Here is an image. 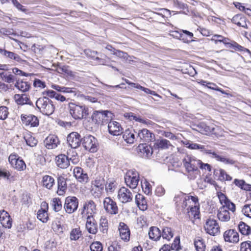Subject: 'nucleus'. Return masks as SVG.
Listing matches in <instances>:
<instances>
[{"label": "nucleus", "instance_id": "obj_42", "mask_svg": "<svg viewBox=\"0 0 251 251\" xmlns=\"http://www.w3.org/2000/svg\"><path fill=\"white\" fill-rule=\"evenodd\" d=\"M188 210V213L189 216H193L194 218H196L199 214V202L197 204H192L191 207Z\"/></svg>", "mask_w": 251, "mask_h": 251}, {"label": "nucleus", "instance_id": "obj_17", "mask_svg": "<svg viewBox=\"0 0 251 251\" xmlns=\"http://www.w3.org/2000/svg\"><path fill=\"white\" fill-rule=\"evenodd\" d=\"M137 151L141 157L148 158L152 155V149L146 144H140L137 148Z\"/></svg>", "mask_w": 251, "mask_h": 251}, {"label": "nucleus", "instance_id": "obj_28", "mask_svg": "<svg viewBox=\"0 0 251 251\" xmlns=\"http://www.w3.org/2000/svg\"><path fill=\"white\" fill-rule=\"evenodd\" d=\"M14 99L18 105L30 104V100L29 97L26 94H16L14 96Z\"/></svg>", "mask_w": 251, "mask_h": 251}, {"label": "nucleus", "instance_id": "obj_29", "mask_svg": "<svg viewBox=\"0 0 251 251\" xmlns=\"http://www.w3.org/2000/svg\"><path fill=\"white\" fill-rule=\"evenodd\" d=\"M135 201L137 205L141 210H145L147 209V202L144 196L138 194L135 196Z\"/></svg>", "mask_w": 251, "mask_h": 251}, {"label": "nucleus", "instance_id": "obj_6", "mask_svg": "<svg viewBox=\"0 0 251 251\" xmlns=\"http://www.w3.org/2000/svg\"><path fill=\"white\" fill-rule=\"evenodd\" d=\"M125 182L127 186L131 189H135L139 181V174L135 170H129L125 177Z\"/></svg>", "mask_w": 251, "mask_h": 251}, {"label": "nucleus", "instance_id": "obj_18", "mask_svg": "<svg viewBox=\"0 0 251 251\" xmlns=\"http://www.w3.org/2000/svg\"><path fill=\"white\" fill-rule=\"evenodd\" d=\"M118 229L121 239L125 242L129 241L130 232L128 226L124 223L120 222Z\"/></svg>", "mask_w": 251, "mask_h": 251}, {"label": "nucleus", "instance_id": "obj_59", "mask_svg": "<svg viewBox=\"0 0 251 251\" xmlns=\"http://www.w3.org/2000/svg\"><path fill=\"white\" fill-rule=\"evenodd\" d=\"M242 212L245 216L251 219V204L244 205Z\"/></svg>", "mask_w": 251, "mask_h": 251}, {"label": "nucleus", "instance_id": "obj_51", "mask_svg": "<svg viewBox=\"0 0 251 251\" xmlns=\"http://www.w3.org/2000/svg\"><path fill=\"white\" fill-rule=\"evenodd\" d=\"M52 228L55 232L57 233H61L63 232L61 222L58 220H56L53 221L52 224Z\"/></svg>", "mask_w": 251, "mask_h": 251}, {"label": "nucleus", "instance_id": "obj_1", "mask_svg": "<svg viewBox=\"0 0 251 251\" xmlns=\"http://www.w3.org/2000/svg\"><path fill=\"white\" fill-rule=\"evenodd\" d=\"M186 174L190 179H196L200 174L199 167L201 160L191 155H187L183 159Z\"/></svg>", "mask_w": 251, "mask_h": 251}, {"label": "nucleus", "instance_id": "obj_21", "mask_svg": "<svg viewBox=\"0 0 251 251\" xmlns=\"http://www.w3.org/2000/svg\"><path fill=\"white\" fill-rule=\"evenodd\" d=\"M109 132L114 136H118L122 133L121 125L116 121H110L108 125Z\"/></svg>", "mask_w": 251, "mask_h": 251}, {"label": "nucleus", "instance_id": "obj_63", "mask_svg": "<svg viewBox=\"0 0 251 251\" xmlns=\"http://www.w3.org/2000/svg\"><path fill=\"white\" fill-rule=\"evenodd\" d=\"M180 239L179 237L177 236L175 238L173 243H172L170 248L173 250L178 251L180 249Z\"/></svg>", "mask_w": 251, "mask_h": 251}, {"label": "nucleus", "instance_id": "obj_3", "mask_svg": "<svg viewBox=\"0 0 251 251\" xmlns=\"http://www.w3.org/2000/svg\"><path fill=\"white\" fill-rule=\"evenodd\" d=\"M68 109L72 117L76 120L86 118L89 114V109L85 105L69 103Z\"/></svg>", "mask_w": 251, "mask_h": 251}, {"label": "nucleus", "instance_id": "obj_38", "mask_svg": "<svg viewBox=\"0 0 251 251\" xmlns=\"http://www.w3.org/2000/svg\"><path fill=\"white\" fill-rule=\"evenodd\" d=\"M125 116L126 118H127L130 120H134L136 122H138L141 123L145 124H149L151 122L149 120H145L143 119H142L140 116H136L133 113H127L125 114Z\"/></svg>", "mask_w": 251, "mask_h": 251}, {"label": "nucleus", "instance_id": "obj_36", "mask_svg": "<svg viewBox=\"0 0 251 251\" xmlns=\"http://www.w3.org/2000/svg\"><path fill=\"white\" fill-rule=\"evenodd\" d=\"M64 78H67L69 80H77L78 78L77 74L73 72L68 66H64Z\"/></svg>", "mask_w": 251, "mask_h": 251}, {"label": "nucleus", "instance_id": "obj_34", "mask_svg": "<svg viewBox=\"0 0 251 251\" xmlns=\"http://www.w3.org/2000/svg\"><path fill=\"white\" fill-rule=\"evenodd\" d=\"M15 87L23 92L28 91L31 87L30 84L27 81L18 80L15 84Z\"/></svg>", "mask_w": 251, "mask_h": 251}, {"label": "nucleus", "instance_id": "obj_30", "mask_svg": "<svg viewBox=\"0 0 251 251\" xmlns=\"http://www.w3.org/2000/svg\"><path fill=\"white\" fill-rule=\"evenodd\" d=\"M232 22L239 26L248 28V25L246 24V19L245 17L240 14H237L235 15L232 18Z\"/></svg>", "mask_w": 251, "mask_h": 251}, {"label": "nucleus", "instance_id": "obj_26", "mask_svg": "<svg viewBox=\"0 0 251 251\" xmlns=\"http://www.w3.org/2000/svg\"><path fill=\"white\" fill-rule=\"evenodd\" d=\"M86 218V228L89 233L95 234L98 231L96 223L94 217H87Z\"/></svg>", "mask_w": 251, "mask_h": 251}, {"label": "nucleus", "instance_id": "obj_64", "mask_svg": "<svg viewBox=\"0 0 251 251\" xmlns=\"http://www.w3.org/2000/svg\"><path fill=\"white\" fill-rule=\"evenodd\" d=\"M241 251H251V242H244L241 244Z\"/></svg>", "mask_w": 251, "mask_h": 251}, {"label": "nucleus", "instance_id": "obj_31", "mask_svg": "<svg viewBox=\"0 0 251 251\" xmlns=\"http://www.w3.org/2000/svg\"><path fill=\"white\" fill-rule=\"evenodd\" d=\"M134 132L128 129L124 132L123 138L127 143L133 144L134 142L136 139Z\"/></svg>", "mask_w": 251, "mask_h": 251}, {"label": "nucleus", "instance_id": "obj_56", "mask_svg": "<svg viewBox=\"0 0 251 251\" xmlns=\"http://www.w3.org/2000/svg\"><path fill=\"white\" fill-rule=\"evenodd\" d=\"M64 94H69L64 96V100L66 99V97H69L68 99L73 98L75 95V92L74 88L64 87Z\"/></svg>", "mask_w": 251, "mask_h": 251}, {"label": "nucleus", "instance_id": "obj_11", "mask_svg": "<svg viewBox=\"0 0 251 251\" xmlns=\"http://www.w3.org/2000/svg\"><path fill=\"white\" fill-rule=\"evenodd\" d=\"M133 197L132 192L125 187H121L118 191L117 198L122 203H126L131 201Z\"/></svg>", "mask_w": 251, "mask_h": 251}, {"label": "nucleus", "instance_id": "obj_22", "mask_svg": "<svg viewBox=\"0 0 251 251\" xmlns=\"http://www.w3.org/2000/svg\"><path fill=\"white\" fill-rule=\"evenodd\" d=\"M198 202V198L197 196H187L185 194L180 207H181L182 209L187 207V210H189L192 204H197Z\"/></svg>", "mask_w": 251, "mask_h": 251}, {"label": "nucleus", "instance_id": "obj_40", "mask_svg": "<svg viewBox=\"0 0 251 251\" xmlns=\"http://www.w3.org/2000/svg\"><path fill=\"white\" fill-rule=\"evenodd\" d=\"M155 145L158 148L163 150L168 149L172 146L170 142L165 139L157 140Z\"/></svg>", "mask_w": 251, "mask_h": 251}, {"label": "nucleus", "instance_id": "obj_41", "mask_svg": "<svg viewBox=\"0 0 251 251\" xmlns=\"http://www.w3.org/2000/svg\"><path fill=\"white\" fill-rule=\"evenodd\" d=\"M99 225L100 231L103 233H106L108 229V220L105 217H101Z\"/></svg>", "mask_w": 251, "mask_h": 251}, {"label": "nucleus", "instance_id": "obj_43", "mask_svg": "<svg viewBox=\"0 0 251 251\" xmlns=\"http://www.w3.org/2000/svg\"><path fill=\"white\" fill-rule=\"evenodd\" d=\"M26 144L31 147H35L38 143V140L30 134L26 135L24 137Z\"/></svg>", "mask_w": 251, "mask_h": 251}, {"label": "nucleus", "instance_id": "obj_32", "mask_svg": "<svg viewBox=\"0 0 251 251\" xmlns=\"http://www.w3.org/2000/svg\"><path fill=\"white\" fill-rule=\"evenodd\" d=\"M42 183L43 187L51 189L54 184V179L50 176L45 175L42 177Z\"/></svg>", "mask_w": 251, "mask_h": 251}, {"label": "nucleus", "instance_id": "obj_48", "mask_svg": "<svg viewBox=\"0 0 251 251\" xmlns=\"http://www.w3.org/2000/svg\"><path fill=\"white\" fill-rule=\"evenodd\" d=\"M162 237L163 239L169 241L173 237V233L171 228L166 227L163 229Z\"/></svg>", "mask_w": 251, "mask_h": 251}, {"label": "nucleus", "instance_id": "obj_47", "mask_svg": "<svg viewBox=\"0 0 251 251\" xmlns=\"http://www.w3.org/2000/svg\"><path fill=\"white\" fill-rule=\"evenodd\" d=\"M170 35L174 38L182 40L184 42H188V40L185 38L184 34L182 33L181 30L172 31L170 33Z\"/></svg>", "mask_w": 251, "mask_h": 251}, {"label": "nucleus", "instance_id": "obj_33", "mask_svg": "<svg viewBox=\"0 0 251 251\" xmlns=\"http://www.w3.org/2000/svg\"><path fill=\"white\" fill-rule=\"evenodd\" d=\"M82 236V231L78 226L72 228L70 233V239L71 241L78 240Z\"/></svg>", "mask_w": 251, "mask_h": 251}, {"label": "nucleus", "instance_id": "obj_45", "mask_svg": "<svg viewBox=\"0 0 251 251\" xmlns=\"http://www.w3.org/2000/svg\"><path fill=\"white\" fill-rule=\"evenodd\" d=\"M102 187H100L98 185H93L91 190V194L95 198H99L101 195Z\"/></svg>", "mask_w": 251, "mask_h": 251}, {"label": "nucleus", "instance_id": "obj_53", "mask_svg": "<svg viewBox=\"0 0 251 251\" xmlns=\"http://www.w3.org/2000/svg\"><path fill=\"white\" fill-rule=\"evenodd\" d=\"M0 76L5 82L7 83H12L15 80V76L11 74L7 75L4 72H1L0 73Z\"/></svg>", "mask_w": 251, "mask_h": 251}, {"label": "nucleus", "instance_id": "obj_49", "mask_svg": "<svg viewBox=\"0 0 251 251\" xmlns=\"http://www.w3.org/2000/svg\"><path fill=\"white\" fill-rule=\"evenodd\" d=\"M51 205L55 211H60L62 208V202L61 199L54 198L52 200Z\"/></svg>", "mask_w": 251, "mask_h": 251}, {"label": "nucleus", "instance_id": "obj_13", "mask_svg": "<svg viewBox=\"0 0 251 251\" xmlns=\"http://www.w3.org/2000/svg\"><path fill=\"white\" fill-rule=\"evenodd\" d=\"M103 203L105 210L109 214L115 215L118 213L119 209L116 202L110 197L105 198Z\"/></svg>", "mask_w": 251, "mask_h": 251}, {"label": "nucleus", "instance_id": "obj_15", "mask_svg": "<svg viewBox=\"0 0 251 251\" xmlns=\"http://www.w3.org/2000/svg\"><path fill=\"white\" fill-rule=\"evenodd\" d=\"M224 238L226 242L237 243L239 241V234L235 229H228L224 233Z\"/></svg>", "mask_w": 251, "mask_h": 251}, {"label": "nucleus", "instance_id": "obj_50", "mask_svg": "<svg viewBox=\"0 0 251 251\" xmlns=\"http://www.w3.org/2000/svg\"><path fill=\"white\" fill-rule=\"evenodd\" d=\"M195 247L197 251H204L205 245L202 239H198L195 241Z\"/></svg>", "mask_w": 251, "mask_h": 251}, {"label": "nucleus", "instance_id": "obj_37", "mask_svg": "<svg viewBox=\"0 0 251 251\" xmlns=\"http://www.w3.org/2000/svg\"><path fill=\"white\" fill-rule=\"evenodd\" d=\"M0 53L7 58L17 61H19L21 60V58L18 54L5 49H0Z\"/></svg>", "mask_w": 251, "mask_h": 251}, {"label": "nucleus", "instance_id": "obj_19", "mask_svg": "<svg viewBox=\"0 0 251 251\" xmlns=\"http://www.w3.org/2000/svg\"><path fill=\"white\" fill-rule=\"evenodd\" d=\"M136 138H139L140 141L150 142L154 139V135L150 131L144 128L138 131Z\"/></svg>", "mask_w": 251, "mask_h": 251}, {"label": "nucleus", "instance_id": "obj_58", "mask_svg": "<svg viewBox=\"0 0 251 251\" xmlns=\"http://www.w3.org/2000/svg\"><path fill=\"white\" fill-rule=\"evenodd\" d=\"M13 5L19 11L26 13L28 11V9L24 5L21 4L18 0H11V1Z\"/></svg>", "mask_w": 251, "mask_h": 251}, {"label": "nucleus", "instance_id": "obj_16", "mask_svg": "<svg viewBox=\"0 0 251 251\" xmlns=\"http://www.w3.org/2000/svg\"><path fill=\"white\" fill-rule=\"evenodd\" d=\"M80 135L76 132H73L68 135L67 138V143L72 148H76L81 142Z\"/></svg>", "mask_w": 251, "mask_h": 251}, {"label": "nucleus", "instance_id": "obj_46", "mask_svg": "<svg viewBox=\"0 0 251 251\" xmlns=\"http://www.w3.org/2000/svg\"><path fill=\"white\" fill-rule=\"evenodd\" d=\"M238 228L240 232L243 235H249L251 230L250 227L242 222L239 224Z\"/></svg>", "mask_w": 251, "mask_h": 251}, {"label": "nucleus", "instance_id": "obj_9", "mask_svg": "<svg viewBox=\"0 0 251 251\" xmlns=\"http://www.w3.org/2000/svg\"><path fill=\"white\" fill-rule=\"evenodd\" d=\"M96 212V204L94 201L89 200L85 201L81 213L83 217H93Z\"/></svg>", "mask_w": 251, "mask_h": 251}, {"label": "nucleus", "instance_id": "obj_5", "mask_svg": "<svg viewBox=\"0 0 251 251\" xmlns=\"http://www.w3.org/2000/svg\"><path fill=\"white\" fill-rule=\"evenodd\" d=\"M112 117V114L108 111H95L92 115L93 122L97 124L107 123Z\"/></svg>", "mask_w": 251, "mask_h": 251}, {"label": "nucleus", "instance_id": "obj_8", "mask_svg": "<svg viewBox=\"0 0 251 251\" xmlns=\"http://www.w3.org/2000/svg\"><path fill=\"white\" fill-rule=\"evenodd\" d=\"M81 142L85 150L91 152L97 151L98 144L97 139L94 136L90 135H86L83 137Z\"/></svg>", "mask_w": 251, "mask_h": 251}, {"label": "nucleus", "instance_id": "obj_52", "mask_svg": "<svg viewBox=\"0 0 251 251\" xmlns=\"http://www.w3.org/2000/svg\"><path fill=\"white\" fill-rule=\"evenodd\" d=\"M184 195V193L180 192L176 194L174 201L177 207H180L181 205Z\"/></svg>", "mask_w": 251, "mask_h": 251}, {"label": "nucleus", "instance_id": "obj_60", "mask_svg": "<svg viewBox=\"0 0 251 251\" xmlns=\"http://www.w3.org/2000/svg\"><path fill=\"white\" fill-rule=\"evenodd\" d=\"M0 222L2 226L5 228H9L12 226V220L10 215L7 216L3 220H1Z\"/></svg>", "mask_w": 251, "mask_h": 251}, {"label": "nucleus", "instance_id": "obj_44", "mask_svg": "<svg viewBox=\"0 0 251 251\" xmlns=\"http://www.w3.org/2000/svg\"><path fill=\"white\" fill-rule=\"evenodd\" d=\"M219 172V180L220 181H230L232 179V177L228 175L226 172L223 169H220L217 170L216 173Z\"/></svg>", "mask_w": 251, "mask_h": 251}, {"label": "nucleus", "instance_id": "obj_24", "mask_svg": "<svg viewBox=\"0 0 251 251\" xmlns=\"http://www.w3.org/2000/svg\"><path fill=\"white\" fill-rule=\"evenodd\" d=\"M198 127L199 132L205 134H216L217 133L215 132V130L219 128L218 126L214 127L213 126H207L204 123H201L198 126Z\"/></svg>", "mask_w": 251, "mask_h": 251}, {"label": "nucleus", "instance_id": "obj_62", "mask_svg": "<svg viewBox=\"0 0 251 251\" xmlns=\"http://www.w3.org/2000/svg\"><path fill=\"white\" fill-rule=\"evenodd\" d=\"M141 186L142 189L144 191L145 193L149 194L151 192V186L148 182L145 181L144 183H142L141 181Z\"/></svg>", "mask_w": 251, "mask_h": 251}, {"label": "nucleus", "instance_id": "obj_39", "mask_svg": "<svg viewBox=\"0 0 251 251\" xmlns=\"http://www.w3.org/2000/svg\"><path fill=\"white\" fill-rule=\"evenodd\" d=\"M117 188V183L113 179H108L105 184V190L109 194H112Z\"/></svg>", "mask_w": 251, "mask_h": 251}, {"label": "nucleus", "instance_id": "obj_20", "mask_svg": "<svg viewBox=\"0 0 251 251\" xmlns=\"http://www.w3.org/2000/svg\"><path fill=\"white\" fill-rule=\"evenodd\" d=\"M45 147L48 149H54L60 144L58 137L55 135L50 134L45 140Z\"/></svg>", "mask_w": 251, "mask_h": 251}, {"label": "nucleus", "instance_id": "obj_54", "mask_svg": "<svg viewBox=\"0 0 251 251\" xmlns=\"http://www.w3.org/2000/svg\"><path fill=\"white\" fill-rule=\"evenodd\" d=\"M8 108L5 106H0V120H5L9 115Z\"/></svg>", "mask_w": 251, "mask_h": 251}, {"label": "nucleus", "instance_id": "obj_55", "mask_svg": "<svg viewBox=\"0 0 251 251\" xmlns=\"http://www.w3.org/2000/svg\"><path fill=\"white\" fill-rule=\"evenodd\" d=\"M227 38L217 34L213 35L211 38V41H214L215 44H217L218 42H223L224 44H227Z\"/></svg>", "mask_w": 251, "mask_h": 251}, {"label": "nucleus", "instance_id": "obj_14", "mask_svg": "<svg viewBox=\"0 0 251 251\" xmlns=\"http://www.w3.org/2000/svg\"><path fill=\"white\" fill-rule=\"evenodd\" d=\"M48 209V203L46 201H43L41 204L40 209L37 211V218L43 223H47L49 220Z\"/></svg>", "mask_w": 251, "mask_h": 251}, {"label": "nucleus", "instance_id": "obj_35", "mask_svg": "<svg viewBox=\"0 0 251 251\" xmlns=\"http://www.w3.org/2000/svg\"><path fill=\"white\" fill-rule=\"evenodd\" d=\"M150 238L154 241H157L160 239L161 233L160 229L156 226L150 227L149 231Z\"/></svg>", "mask_w": 251, "mask_h": 251}, {"label": "nucleus", "instance_id": "obj_10", "mask_svg": "<svg viewBox=\"0 0 251 251\" xmlns=\"http://www.w3.org/2000/svg\"><path fill=\"white\" fill-rule=\"evenodd\" d=\"M204 229L208 234L215 236L220 232V227L217 221L213 219L207 220L204 225Z\"/></svg>", "mask_w": 251, "mask_h": 251}, {"label": "nucleus", "instance_id": "obj_4", "mask_svg": "<svg viewBox=\"0 0 251 251\" xmlns=\"http://www.w3.org/2000/svg\"><path fill=\"white\" fill-rule=\"evenodd\" d=\"M8 162L11 167L18 171H24L26 168L25 161L15 152L10 154Z\"/></svg>", "mask_w": 251, "mask_h": 251}, {"label": "nucleus", "instance_id": "obj_25", "mask_svg": "<svg viewBox=\"0 0 251 251\" xmlns=\"http://www.w3.org/2000/svg\"><path fill=\"white\" fill-rule=\"evenodd\" d=\"M207 154H210L213 157L216 159L217 161H221L226 164L233 165L235 163V161L230 158H226L223 156H221L217 154L215 152H212L211 150L205 151Z\"/></svg>", "mask_w": 251, "mask_h": 251}, {"label": "nucleus", "instance_id": "obj_12", "mask_svg": "<svg viewBox=\"0 0 251 251\" xmlns=\"http://www.w3.org/2000/svg\"><path fill=\"white\" fill-rule=\"evenodd\" d=\"M78 205V199L75 197H68L65 199L64 208L68 213L74 212L77 208Z\"/></svg>", "mask_w": 251, "mask_h": 251}, {"label": "nucleus", "instance_id": "obj_23", "mask_svg": "<svg viewBox=\"0 0 251 251\" xmlns=\"http://www.w3.org/2000/svg\"><path fill=\"white\" fill-rule=\"evenodd\" d=\"M74 176L81 182L86 183L88 180V176L86 173H85L83 169L78 167H75L73 171Z\"/></svg>", "mask_w": 251, "mask_h": 251}, {"label": "nucleus", "instance_id": "obj_27", "mask_svg": "<svg viewBox=\"0 0 251 251\" xmlns=\"http://www.w3.org/2000/svg\"><path fill=\"white\" fill-rule=\"evenodd\" d=\"M217 217L219 220L222 222H228L230 219V213L228 210L225 209V207L221 206L218 210Z\"/></svg>", "mask_w": 251, "mask_h": 251}, {"label": "nucleus", "instance_id": "obj_2", "mask_svg": "<svg viewBox=\"0 0 251 251\" xmlns=\"http://www.w3.org/2000/svg\"><path fill=\"white\" fill-rule=\"evenodd\" d=\"M36 106L41 113L48 116L52 114L55 109L52 101L45 97L39 98L36 102Z\"/></svg>", "mask_w": 251, "mask_h": 251}, {"label": "nucleus", "instance_id": "obj_7", "mask_svg": "<svg viewBox=\"0 0 251 251\" xmlns=\"http://www.w3.org/2000/svg\"><path fill=\"white\" fill-rule=\"evenodd\" d=\"M20 118L22 124L26 127H35L39 125V120L34 115L23 113L21 115Z\"/></svg>", "mask_w": 251, "mask_h": 251}, {"label": "nucleus", "instance_id": "obj_57", "mask_svg": "<svg viewBox=\"0 0 251 251\" xmlns=\"http://www.w3.org/2000/svg\"><path fill=\"white\" fill-rule=\"evenodd\" d=\"M90 248L91 251H102V245L100 242L96 241L91 244Z\"/></svg>", "mask_w": 251, "mask_h": 251}, {"label": "nucleus", "instance_id": "obj_61", "mask_svg": "<svg viewBox=\"0 0 251 251\" xmlns=\"http://www.w3.org/2000/svg\"><path fill=\"white\" fill-rule=\"evenodd\" d=\"M187 147L192 150H204V146L197 143H188L186 144Z\"/></svg>", "mask_w": 251, "mask_h": 251}]
</instances>
